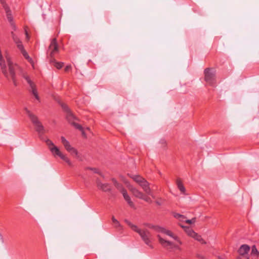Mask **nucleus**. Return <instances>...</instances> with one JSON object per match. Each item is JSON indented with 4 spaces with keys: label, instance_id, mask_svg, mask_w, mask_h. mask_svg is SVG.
I'll return each instance as SVG.
<instances>
[{
    "label": "nucleus",
    "instance_id": "39448f33",
    "mask_svg": "<svg viewBox=\"0 0 259 259\" xmlns=\"http://www.w3.org/2000/svg\"><path fill=\"white\" fill-rule=\"evenodd\" d=\"M144 226L147 227L150 229H152L157 232H161L163 234L169 236L175 240H176L179 245L182 244V241L180 240L179 238L176 235H175L171 231L166 230V229L162 228L158 226H154L151 224H145Z\"/></svg>",
    "mask_w": 259,
    "mask_h": 259
},
{
    "label": "nucleus",
    "instance_id": "f03ea898",
    "mask_svg": "<svg viewBox=\"0 0 259 259\" xmlns=\"http://www.w3.org/2000/svg\"><path fill=\"white\" fill-rule=\"evenodd\" d=\"M61 107L63 109L64 111L66 113V117L67 120L70 124L73 125L75 128L78 129L82 132V135L83 136H85L84 132L83 130V128L81 125L76 123L75 120H77V118L73 115L72 112L71 111L70 109L68 108L67 105L64 103L61 104Z\"/></svg>",
    "mask_w": 259,
    "mask_h": 259
},
{
    "label": "nucleus",
    "instance_id": "ddd939ff",
    "mask_svg": "<svg viewBox=\"0 0 259 259\" xmlns=\"http://www.w3.org/2000/svg\"><path fill=\"white\" fill-rule=\"evenodd\" d=\"M61 141L65 149L68 152L73 156H77V151L70 145L69 142L64 137H61Z\"/></svg>",
    "mask_w": 259,
    "mask_h": 259
},
{
    "label": "nucleus",
    "instance_id": "412c9836",
    "mask_svg": "<svg viewBox=\"0 0 259 259\" xmlns=\"http://www.w3.org/2000/svg\"><path fill=\"white\" fill-rule=\"evenodd\" d=\"M251 255L255 257V258H257L259 255V252L255 245L252 246Z\"/></svg>",
    "mask_w": 259,
    "mask_h": 259
},
{
    "label": "nucleus",
    "instance_id": "6ab92c4d",
    "mask_svg": "<svg viewBox=\"0 0 259 259\" xmlns=\"http://www.w3.org/2000/svg\"><path fill=\"white\" fill-rule=\"evenodd\" d=\"M177 185L180 191L183 194L185 193V188L184 186L182 181L180 179H178L176 181Z\"/></svg>",
    "mask_w": 259,
    "mask_h": 259
},
{
    "label": "nucleus",
    "instance_id": "b1692460",
    "mask_svg": "<svg viewBox=\"0 0 259 259\" xmlns=\"http://www.w3.org/2000/svg\"><path fill=\"white\" fill-rule=\"evenodd\" d=\"M114 229L116 228L117 229L120 231L122 230V227L120 226L119 222L115 219L114 221Z\"/></svg>",
    "mask_w": 259,
    "mask_h": 259
},
{
    "label": "nucleus",
    "instance_id": "4468645a",
    "mask_svg": "<svg viewBox=\"0 0 259 259\" xmlns=\"http://www.w3.org/2000/svg\"><path fill=\"white\" fill-rule=\"evenodd\" d=\"M61 141L65 149L68 152L73 156H77V151L70 145L69 142L64 137H61Z\"/></svg>",
    "mask_w": 259,
    "mask_h": 259
},
{
    "label": "nucleus",
    "instance_id": "7ed1b4c3",
    "mask_svg": "<svg viewBox=\"0 0 259 259\" xmlns=\"http://www.w3.org/2000/svg\"><path fill=\"white\" fill-rule=\"evenodd\" d=\"M46 143L54 156H58L60 157V158L65 161L69 166L72 165V163L69 159L65 155H64L50 140L47 139L46 141Z\"/></svg>",
    "mask_w": 259,
    "mask_h": 259
},
{
    "label": "nucleus",
    "instance_id": "aec40b11",
    "mask_svg": "<svg viewBox=\"0 0 259 259\" xmlns=\"http://www.w3.org/2000/svg\"><path fill=\"white\" fill-rule=\"evenodd\" d=\"M195 240L200 242L202 244H205L206 242L203 240V239L201 237V236L198 235L197 233L195 232L193 236L192 237Z\"/></svg>",
    "mask_w": 259,
    "mask_h": 259
},
{
    "label": "nucleus",
    "instance_id": "c85d7f7f",
    "mask_svg": "<svg viewBox=\"0 0 259 259\" xmlns=\"http://www.w3.org/2000/svg\"><path fill=\"white\" fill-rule=\"evenodd\" d=\"M90 169L93 170H94V172L95 173H99L98 170L97 169H96V168H90Z\"/></svg>",
    "mask_w": 259,
    "mask_h": 259
},
{
    "label": "nucleus",
    "instance_id": "423d86ee",
    "mask_svg": "<svg viewBox=\"0 0 259 259\" xmlns=\"http://www.w3.org/2000/svg\"><path fill=\"white\" fill-rule=\"evenodd\" d=\"M12 37L13 41L16 44L17 48L19 50L24 57L29 62L34 68L33 61L32 59L29 57L27 52L25 50L22 41L14 33V31L11 32Z\"/></svg>",
    "mask_w": 259,
    "mask_h": 259
},
{
    "label": "nucleus",
    "instance_id": "dca6fc26",
    "mask_svg": "<svg viewBox=\"0 0 259 259\" xmlns=\"http://www.w3.org/2000/svg\"><path fill=\"white\" fill-rule=\"evenodd\" d=\"M58 51V46L56 38H53L49 46L48 52L52 58H53L55 54Z\"/></svg>",
    "mask_w": 259,
    "mask_h": 259
},
{
    "label": "nucleus",
    "instance_id": "bb28decb",
    "mask_svg": "<svg viewBox=\"0 0 259 259\" xmlns=\"http://www.w3.org/2000/svg\"><path fill=\"white\" fill-rule=\"evenodd\" d=\"M70 70H71V66H70V65H68V66H66V67L65 68V71L66 72H68Z\"/></svg>",
    "mask_w": 259,
    "mask_h": 259
},
{
    "label": "nucleus",
    "instance_id": "4be33fe9",
    "mask_svg": "<svg viewBox=\"0 0 259 259\" xmlns=\"http://www.w3.org/2000/svg\"><path fill=\"white\" fill-rule=\"evenodd\" d=\"M175 218L179 219L180 221L182 222H185L186 220V217L182 214H180L179 213H175L174 214Z\"/></svg>",
    "mask_w": 259,
    "mask_h": 259
},
{
    "label": "nucleus",
    "instance_id": "9d476101",
    "mask_svg": "<svg viewBox=\"0 0 259 259\" xmlns=\"http://www.w3.org/2000/svg\"><path fill=\"white\" fill-rule=\"evenodd\" d=\"M114 187H116L122 194L124 200L129 206L132 208L135 207V204L132 201L131 197L127 194L126 190L123 187L114 180Z\"/></svg>",
    "mask_w": 259,
    "mask_h": 259
},
{
    "label": "nucleus",
    "instance_id": "f257e3e1",
    "mask_svg": "<svg viewBox=\"0 0 259 259\" xmlns=\"http://www.w3.org/2000/svg\"><path fill=\"white\" fill-rule=\"evenodd\" d=\"M127 223L133 231L140 235L142 239L146 245L151 248H153V245L151 244L152 235L149 231L146 229L142 230L139 229L137 226L132 224L130 222H127Z\"/></svg>",
    "mask_w": 259,
    "mask_h": 259
},
{
    "label": "nucleus",
    "instance_id": "20e7f679",
    "mask_svg": "<svg viewBox=\"0 0 259 259\" xmlns=\"http://www.w3.org/2000/svg\"><path fill=\"white\" fill-rule=\"evenodd\" d=\"M131 178L142 188L146 194L153 197L150 184L145 179L139 175H133Z\"/></svg>",
    "mask_w": 259,
    "mask_h": 259
},
{
    "label": "nucleus",
    "instance_id": "c756f323",
    "mask_svg": "<svg viewBox=\"0 0 259 259\" xmlns=\"http://www.w3.org/2000/svg\"><path fill=\"white\" fill-rule=\"evenodd\" d=\"M0 237H1V235L0 234Z\"/></svg>",
    "mask_w": 259,
    "mask_h": 259
},
{
    "label": "nucleus",
    "instance_id": "2eb2a0df",
    "mask_svg": "<svg viewBox=\"0 0 259 259\" xmlns=\"http://www.w3.org/2000/svg\"><path fill=\"white\" fill-rule=\"evenodd\" d=\"M23 77L29 85L30 92H31L32 94L34 96L35 99L39 101V97L37 93L35 84L30 80L28 76L25 75Z\"/></svg>",
    "mask_w": 259,
    "mask_h": 259
},
{
    "label": "nucleus",
    "instance_id": "393cba45",
    "mask_svg": "<svg viewBox=\"0 0 259 259\" xmlns=\"http://www.w3.org/2000/svg\"><path fill=\"white\" fill-rule=\"evenodd\" d=\"M54 65L57 68V69H60L63 67V63L61 62H54Z\"/></svg>",
    "mask_w": 259,
    "mask_h": 259
},
{
    "label": "nucleus",
    "instance_id": "cd10ccee",
    "mask_svg": "<svg viewBox=\"0 0 259 259\" xmlns=\"http://www.w3.org/2000/svg\"><path fill=\"white\" fill-rule=\"evenodd\" d=\"M25 32L26 38L27 40H28L29 39V35H28V32L26 29L25 30Z\"/></svg>",
    "mask_w": 259,
    "mask_h": 259
},
{
    "label": "nucleus",
    "instance_id": "1a4fd4ad",
    "mask_svg": "<svg viewBox=\"0 0 259 259\" xmlns=\"http://www.w3.org/2000/svg\"><path fill=\"white\" fill-rule=\"evenodd\" d=\"M127 187L128 190L132 192L135 197L140 199H142L147 202L150 203L152 201L151 198L149 197L144 194L142 192L139 190L134 186L131 185H129L127 186Z\"/></svg>",
    "mask_w": 259,
    "mask_h": 259
},
{
    "label": "nucleus",
    "instance_id": "6e6552de",
    "mask_svg": "<svg viewBox=\"0 0 259 259\" xmlns=\"http://www.w3.org/2000/svg\"><path fill=\"white\" fill-rule=\"evenodd\" d=\"M204 80L210 85L214 86L216 84L215 71L210 68H206L204 71Z\"/></svg>",
    "mask_w": 259,
    "mask_h": 259
},
{
    "label": "nucleus",
    "instance_id": "a211bd4d",
    "mask_svg": "<svg viewBox=\"0 0 259 259\" xmlns=\"http://www.w3.org/2000/svg\"><path fill=\"white\" fill-rule=\"evenodd\" d=\"M250 249V248L249 245L243 244L238 249V252L240 255L244 256L248 253Z\"/></svg>",
    "mask_w": 259,
    "mask_h": 259
},
{
    "label": "nucleus",
    "instance_id": "9b49d317",
    "mask_svg": "<svg viewBox=\"0 0 259 259\" xmlns=\"http://www.w3.org/2000/svg\"><path fill=\"white\" fill-rule=\"evenodd\" d=\"M157 237L158 238L159 243L163 247L166 248L167 249L171 250L181 249L179 245L175 244L171 241L164 239L159 235H157Z\"/></svg>",
    "mask_w": 259,
    "mask_h": 259
},
{
    "label": "nucleus",
    "instance_id": "f3484780",
    "mask_svg": "<svg viewBox=\"0 0 259 259\" xmlns=\"http://www.w3.org/2000/svg\"><path fill=\"white\" fill-rule=\"evenodd\" d=\"M97 185L98 189L104 192H108L111 190V186L107 184L102 183L99 179L97 180Z\"/></svg>",
    "mask_w": 259,
    "mask_h": 259
},
{
    "label": "nucleus",
    "instance_id": "a878e982",
    "mask_svg": "<svg viewBox=\"0 0 259 259\" xmlns=\"http://www.w3.org/2000/svg\"><path fill=\"white\" fill-rule=\"evenodd\" d=\"M196 221V218H193L191 220H186L185 222L188 224H191L194 223Z\"/></svg>",
    "mask_w": 259,
    "mask_h": 259
},
{
    "label": "nucleus",
    "instance_id": "5701e85b",
    "mask_svg": "<svg viewBox=\"0 0 259 259\" xmlns=\"http://www.w3.org/2000/svg\"><path fill=\"white\" fill-rule=\"evenodd\" d=\"M185 231L187 232V234L193 237L195 232L190 228L189 227H186L185 228Z\"/></svg>",
    "mask_w": 259,
    "mask_h": 259
},
{
    "label": "nucleus",
    "instance_id": "0eeeda50",
    "mask_svg": "<svg viewBox=\"0 0 259 259\" xmlns=\"http://www.w3.org/2000/svg\"><path fill=\"white\" fill-rule=\"evenodd\" d=\"M25 113L27 114L28 117L30 118L32 122L35 126L36 132L40 136L45 133V130L44 126L42 125L41 123L38 120V119L36 116L33 114L27 108H24Z\"/></svg>",
    "mask_w": 259,
    "mask_h": 259
},
{
    "label": "nucleus",
    "instance_id": "f8f14e48",
    "mask_svg": "<svg viewBox=\"0 0 259 259\" xmlns=\"http://www.w3.org/2000/svg\"><path fill=\"white\" fill-rule=\"evenodd\" d=\"M0 2L2 4V5L3 7V8L5 10L7 19L11 24V26L12 27V29L13 30V31H16V29H17L16 26H15V25L13 21V17L12 16L11 12V11H10L9 8L7 5V4L5 3L4 0H0Z\"/></svg>",
    "mask_w": 259,
    "mask_h": 259
}]
</instances>
